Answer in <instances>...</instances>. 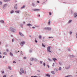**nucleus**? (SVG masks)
I'll return each instance as SVG.
<instances>
[{
    "mask_svg": "<svg viewBox=\"0 0 77 77\" xmlns=\"http://www.w3.org/2000/svg\"><path fill=\"white\" fill-rule=\"evenodd\" d=\"M16 5L17 6V5Z\"/></svg>",
    "mask_w": 77,
    "mask_h": 77,
    "instance_id": "680f3d73",
    "label": "nucleus"
},
{
    "mask_svg": "<svg viewBox=\"0 0 77 77\" xmlns=\"http://www.w3.org/2000/svg\"><path fill=\"white\" fill-rule=\"evenodd\" d=\"M20 75L22 74V73H24V70H23V68H21L20 69Z\"/></svg>",
    "mask_w": 77,
    "mask_h": 77,
    "instance_id": "f257e3e1",
    "label": "nucleus"
},
{
    "mask_svg": "<svg viewBox=\"0 0 77 77\" xmlns=\"http://www.w3.org/2000/svg\"><path fill=\"white\" fill-rule=\"evenodd\" d=\"M38 72H39V70H38Z\"/></svg>",
    "mask_w": 77,
    "mask_h": 77,
    "instance_id": "13d9d810",
    "label": "nucleus"
},
{
    "mask_svg": "<svg viewBox=\"0 0 77 77\" xmlns=\"http://www.w3.org/2000/svg\"><path fill=\"white\" fill-rule=\"evenodd\" d=\"M2 74H3V73H4L5 72L4 71H2Z\"/></svg>",
    "mask_w": 77,
    "mask_h": 77,
    "instance_id": "2f4dec72",
    "label": "nucleus"
},
{
    "mask_svg": "<svg viewBox=\"0 0 77 77\" xmlns=\"http://www.w3.org/2000/svg\"><path fill=\"white\" fill-rule=\"evenodd\" d=\"M9 0H5V2H8Z\"/></svg>",
    "mask_w": 77,
    "mask_h": 77,
    "instance_id": "c756f323",
    "label": "nucleus"
},
{
    "mask_svg": "<svg viewBox=\"0 0 77 77\" xmlns=\"http://www.w3.org/2000/svg\"><path fill=\"white\" fill-rule=\"evenodd\" d=\"M26 7V6L25 5H23V7L21 8V9H23V8H24Z\"/></svg>",
    "mask_w": 77,
    "mask_h": 77,
    "instance_id": "ddd939ff",
    "label": "nucleus"
},
{
    "mask_svg": "<svg viewBox=\"0 0 77 77\" xmlns=\"http://www.w3.org/2000/svg\"><path fill=\"white\" fill-rule=\"evenodd\" d=\"M69 76H66V77H69Z\"/></svg>",
    "mask_w": 77,
    "mask_h": 77,
    "instance_id": "5fc2aeb1",
    "label": "nucleus"
},
{
    "mask_svg": "<svg viewBox=\"0 0 77 77\" xmlns=\"http://www.w3.org/2000/svg\"><path fill=\"white\" fill-rule=\"evenodd\" d=\"M2 56L0 55V58H2Z\"/></svg>",
    "mask_w": 77,
    "mask_h": 77,
    "instance_id": "09e8293b",
    "label": "nucleus"
},
{
    "mask_svg": "<svg viewBox=\"0 0 77 77\" xmlns=\"http://www.w3.org/2000/svg\"><path fill=\"white\" fill-rule=\"evenodd\" d=\"M54 66V63H53V65H52V66Z\"/></svg>",
    "mask_w": 77,
    "mask_h": 77,
    "instance_id": "f704fd0d",
    "label": "nucleus"
},
{
    "mask_svg": "<svg viewBox=\"0 0 77 77\" xmlns=\"http://www.w3.org/2000/svg\"><path fill=\"white\" fill-rule=\"evenodd\" d=\"M2 3L0 2V5H2Z\"/></svg>",
    "mask_w": 77,
    "mask_h": 77,
    "instance_id": "58836bf2",
    "label": "nucleus"
},
{
    "mask_svg": "<svg viewBox=\"0 0 77 77\" xmlns=\"http://www.w3.org/2000/svg\"><path fill=\"white\" fill-rule=\"evenodd\" d=\"M37 2L38 3H39V1H37Z\"/></svg>",
    "mask_w": 77,
    "mask_h": 77,
    "instance_id": "79ce46f5",
    "label": "nucleus"
},
{
    "mask_svg": "<svg viewBox=\"0 0 77 77\" xmlns=\"http://www.w3.org/2000/svg\"><path fill=\"white\" fill-rule=\"evenodd\" d=\"M46 76H47L48 77H50V75H49L48 74H47L46 75Z\"/></svg>",
    "mask_w": 77,
    "mask_h": 77,
    "instance_id": "9d476101",
    "label": "nucleus"
},
{
    "mask_svg": "<svg viewBox=\"0 0 77 77\" xmlns=\"http://www.w3.org/2000/svg\"><path fill=\"white\" fill-rule=\"evenodd\" d=\"M43 65L44 66H45V63H43Z\"/></svg>",
    "mask_w": 77,
    "mask_h": 77,
    "instance_id": "7c9ffc66",
    "label": "nucleus"
},
{
    "mask_svg": "<svg viewBox=\"0 0 77 77\" xmlns=\"http://www.w3.org/2000/svg\"><path fill=\"white\" fill-rule=\"evenodd\" d=\"M71 21H72V20H70L69 21V23H71Z\"/></svg>",
    "mask_w": 77,
    "mask_h": 77,
    "instance_id": "a878e982",
    "label": "nucleus"
},
{
    "mask_svg": "<svg viewBox=\"0 0 77 77\" xmlns=\"http://www.w3.org/2000/svg\"><path fill=\"white\" fill-rule=\"evenodd\" d=\"M53 38V37H50L49 38Z\"/></svg>",
    "mask_w": 77,
    "mask_h": 77,
    "instance_id": "603ef678",
    "label": "nucleus"
},
{
    "mask_svg": "<svg viewBox=\"0 0 77 77\" xmlns=\"http://www.w3.org/2000/svg\"><path fill=\"white\" fill-rule=\"evenodd\" d=\"M32 29H35V28L34 27H32Z\"/></svg>",
    "mask_w": 77,
    "mask_h": 77,
    "instance_id": "37998d69",
    "label": "nucleus"
},
{
    "mask_svg": "<svg viewBox=\"0 0 77 77\" xmlns=\"http://www.w3.org/2000/svg\"><path fill=\"white\" fill-rule=\"evenodd\" d=\"M3 77H6V76L5 75H4L3 76Z\"/></svg>",
    "mask_w": 77,
    "mask_h": 77,
    "instance_id": "4c0bfd02",
    "label": "nucleus"
},
{
    "mask_svg": "<svg viewBox=\"0 0 77 77\" xmlns=\"http://www.w3.org/2000/svg\"><path fill=\"white\" fill-rule=\"evenodd\" d=\"M40 63H41V64H42V61H40Z\"/></svg>",
    "mask_w": 77,
    "mask_h": 77,
    "instance_id": "b1692460",
    "label": "nucleus"
},
{
    "mask_svg": "<svg viewBox=\"0 0 77 77\" xmlns=\"http://www.w3.org/2000/svg\"><path fill=\"white\" fill-rule=\"evenodd\" d=\"M3 58L5 57V56H4L3 57Z\"/></svg>",
    "mask_w": 77,
    "mask_h": 77,
    "instance_id": "4d7b16f0",
    "label": "nucleus"
},
{
    "mask_svg": "<svg viewBox=\"0 0 77 77\" xmlns=\"http://www.w3.org/2000/svg\"><path fill=\"white\" fill-rule=\"evenodd\" d=\"M46 1H47V0H46Z\"/></svg>",
    "mask_w": 77,
    "mask_h": 77,
    "instance_id": "338daca9",
    "label": "nucleus"
},
{
    "mask_svg": "<svg viewBox=\"0 0 77 77\" xmlns=\"http://www.w3.org/2000/svg\"><path fill=\"white\" fill-rule=\"evenodd\" d=\"M54 70L55 71H56V72L57 71V70L56 69H55Z\"/></svg>",
    "mask_w": 77,
    "mask_h": 77,
    "instance_id": "c85d7f7f",
    "label": "nucleus"
},
{
    "mask_svg": "<svg viewBox=\"0 0 77 77\" xmlns=\"http://www.w3.org/2000/svg\"><path fill=\"white\" fill-rule=\"evenodd\" d=\"M76 38H77V33L76 34Z\"/></svg>",
    "mask_w": 77,
    "mask_h": 77,
    "instance_id": "ea45409f",
    "label": "nucleus"
},
{
    "mask_svg": "<svg viewBox=\"0 0 77 77\" xmlns=\"http://www.w3.org/2000/svg\"><path fill=\"white\" fill-rule=\"evenodd\" d=\"M30 60H31V61H33V60H34V59L33 58H31L30 59Z\"/></svg>",
    "mask_w": 77,
    "mask_h": 77,
    "instance_id": "9b49d317",
    "label": "nucleus"
},
{
    "mask_svg": "<svg viewBox=\"0 0 77 77\" xmlns=\"http://www.w3.org/2000/svg\"><path fill=\"white\" fill-rule=\"evenodd\" d=\"M27 26H32L30 24H27Z\"/></svg>",
    "mask_w": 77,
    "mask_h": 77,
    "instance_id": "393cba45",
    "label": "nucleus"
},
{
    "mask_svg": "<svg viewBox=\"0 0 77 77\" xmlns=\"http://www.w3.org/2000/svg\"><path fill=\"white\" fill-rule=\"evenodd\" d=\"M42 46H43V47H45V45H44V44H42Z\"/></svg>",
    "mask_w": 77,
    "mask_h": 77,
    "instance_id": "cd10ccee",
    "label": "nucleus"
},
{
    "mask_svg": "<svg viewBox=\"0 0 77 77\" xmlns=\"http://www.w3.org/2000/svg\"><path fill=\"white\" fill-rule=\"evenodd\" d=\"M1 23H4V21L3 20H1L0 21Z\"/></svg>",
    "mask_w": 77,
    "mask_h": 77,
    "instance_id": "dca6fc26",
    "label": "nucleus"
},
{
    "mask_svg": "<svg viewBox=\"0 0 77 77\" xmlns=\"http://www.w3.org/2000/svg\"><path fill=\"white\" fill-rule=\"evenodd\" d=\"M21 54H22V53Z\"/></svg>",
    "mask_w": 77,
    "mask_h": 77,
    "instance_id": "69168bd1",
    "label": "nucleus"
},
{
    "mask_svg": "<svg viewBox=\"0 0 77 77\" xmlns=\"http://www.w3.org/2000/svg\"><path fill=\"white\" fill-rule=\"evenodd\" d=\"M30 65H32V64H31V63H30Z\"/></svg>",
    "mask_w": 77,
    "mask_h": 77,
    "instance_id": "864d4df0",
    "label": "nucleus"
},
{
    "mask_svg": "<svg viewBox=\"0 0 77 77\" xmlns=\"http://www.w3.org/2000/svg\"><path fill=\"white\" fill-rule=\"evenodd\" d=\"M35 42L36 43L37 42V41L36 40H35Z\"/></svg>",
    "mask_w": 77,
    "mask_h": 77,
    "instance_id": "49530a36",
    "label": "nucleus"
},
{
    "mask_svg": "<svg viewBox=\"0 0 77 77\" xmlns=\"http://www.w3.org/2000/svg\"><path fill=\"white\" fill-rule=\"evenodd\" d=\"M47 66L48 68H50V66H49L48 65Z\"/></svg>",
    "mask_w": 77,
    "mask_h": 77,
    "instance_id": "a18cd8bd",
    "label": "nucleus"
},
{
    "mask_svg": "<svg viewBox=\"0 0 77 77\" xmlns=\"http://www.w3.org/2000/svg\"><path fill=\"white\" fill-rule=\"evenodd\" d=\"M10 30L12 32H15V29L14 28H10Z\"/></svg>",
    "mask_w": 77,
    "mask_h": 77,
    "instance_id": "f03ea898",
    "label": "nucleus"
},
{
    "mask_svg": "<svg viewBox=\"0 0 77 77\" xmlns=\"http://www.w3.org/2000/svg\"><path fill=\"white\" fill-rule=\"evenodd\" d=\"M23 59H26V57H24Z\"/></svg>",
    "mask_w": 77,
    "mask_h": 77,
    "instance_id": "c9c22d12",
    "label": "nucleus"
},
{
    "mask_svg": "<svg viewBox=\"0 0 77 77\" xmlns=\"http://www.w3.org/2000/svg\"><path fill=\"white\" fill-rule=\"evenodd\" d=\"M10 55H11V56H13V54L11 52L10 53Z\"/></svg>",
    "mask_w": 77,
    "mask_h": 77,
    "instance_id": "6ab92c4d",
    "label": "nucleus"
},
{
    "mask_svg": "<svg viewBox=\"0 0 77 77\" xmlns=\"http://www.w3.org/2000/svg\"><path fill=\"white\" fill-rule=\"evenodd\" d=\"M12 42H14V39H12Z\"/></svg>",
    "mask_w": 77,
    "mask_h": 77,
    "instance_id": "8fccbe9b",
    "label": "nucleus"
},
{
    "mask_svg": "<svg viewBox=\"0 0 77 77\" xmlns=\"http://www.w3.org/2000/svg\"><path fill=\"white\" fill-rule=\"evenodd\" d=\"M74 17H77V14L76 13H74Z\"/></svg>",
    "mask_w": 77,
    "mask_h": 77,
    "instance_id": "0eeeda50",
    "label": "nucleus"
},
{
    "mask_svg": "<svg viewBox=\"0 0 77 77\" xmlns=\"http://www.w3.org/2000/svg\"><path fill=\"white\" fill-rule=\"evenodd\" d=\"M51 12H49V14L50 15H51Z\"/></svg>",
    "mask_w": 77,
    "mask_h": 77,
    "instance_id": "72a5a7b5",
    "label": "nucleus"
},
{
    "mask_svg": "<svg viewBox=\"0 0 77 77\" xmlns=\"http://www.w3.org/2000/svg\"><path fill=\"white\" fill-rule=\"evenodd\" d=\"M44 29H45V30H51V28L48 27H47L45 28Z\"/></svg>",
    "mask_w": 77,
    "mask_h": 77,
    "instance_id": "20e7f679",
    "label": "nucleus"
},
{
    "mask_svg": "<svg viewBox=\"0 0 77 77\" xmlns=\"http://www.w3.org/2000/svg\"><path fill=\"white\" fill-rule=\"evenodd\" d=\"M38 17H40V15H39V16H38Z\"/></svg>",
    "mask_w": 77,
    "mask_h": 77,
    "instance_id": "6e6d98bb",
    "label": "nucleus"
},
{
    "mask_svg": "<svg viewBox=\"0 0 77 77\" xmlns=\"http://www.w3.org/2000/svg\"><path fill=\"white\" fill-rule=\"evenodd\" d=\"M53 60H54V62H55V60H57V59H56L55 58H54L53 59Z\"/></svg>",
    "mask_w": 77,
    "mask_h": 77,
    "instance_id": "1a4fd4ad",
    "label": "nucleus"
},
{
    "mask_svg": "<svg viewBox=\"0 0 77 77\" xmlns=\"http://www.w3.org/2000/svg\"><path fill=\"white\" fill-rule=\"evenodd\" d=\"M14 8L15 9H17V7L16 6H14Z\"/></svg>",
    "mask_w": 77,
    "mask_h": 77,
    "instance_id": "5701e85b",
    "label": "nucleus"
},
{
    "mask_svg": "<svg viewBox=\"0 0 77 77\" xmlns=\"http://www.w3.org/2000/svg\"><path fill=\"white\" fill-rule=\"evenodd\" d=\"M14 11H11V13L12 14V13H14Z\"/></svg>",
    "mask_w": 77,
    "mask_h": 77,
    "instance_id": "412c9836",
    "label": "nucleus"
},
{
    "mask_svg": "<svg viewBox=\"0 0 77 77\" xmlns=\"http://www.w3.org/2000/svg\"><path fill=\"white\" fill-rule=\"evenodd\" d=\"M19 34L21 36H24V35L20 32H19Z\"/></svg>",
    "mask_w": 77,
    "mask_h": 77,
    "instance_id": "423d86ee",
    "label": "nucleus"
},
{
    "mask_svg": "<svg viewBox=\"0 0 77 77\" xmlns=\"http://www.w3.org/2000/svg\"><path fill=\"white\" fill-rule=\"evenodd\" d=\"M21 52H22V51H21Z\"/></svg>",
    "mask_w": 77,
    "mask_h": 77,
    "instance_id": "0e129e2a",
    "label": "nucleus"
},
{
    "mask_svg": "<svg viewBox=\"0 0 77 77\" xmlns=\"http://www.w3.org/2000/svg\"><path fill=\"white\" fill-rule=\"evenodd\" d=\"M32 5H33V6H35V4L33 3L32 4Z\"/></svg>",
    "mask_w": 77,
    "mask_h": 77,
    "instance_id": "a19ab883",
    "label": "nucleus"
},
{
    "mask_svg": "<svg viewBox=\"0 0 77 77\" xmlns=\"http://www.w3.org/2000/svg\"><path fill=\"white\" fill-rule=\"evenodd\" d=\"M15 12H16V13H20V11H15Z\"/></svg>",
    "mask_w": 77,
    "mask_h": 77,
    "instance_id": "4468645a",
    "label": "nucleus"
},
{
    "mask_svg": "<svg viewBox=\"0 0 77 77\" xmlns=\"http://www.w3.org/2000/svg\"><path fill=\"white\" fill-rule=\"evenodd\" d=\"M8 69H10V70H11V69H12L11 66H8Z\"/></svg>",
    "mask_w": 77,
    "mask_h": 77,
    "instance_id": "f8f14e48",
    "label": "nucleus"
},
{
    "mask_svg": "<svg viewBox=\"0 0 77 77\" xmlns=\"http://www.w3.org/2000/svg\"><path fill=\"white\" fill-rule=\"evenodd\" d=\"M9 51V50L8 49H7V51Z\"/></svg>",
    "mask_w": 77,
    "mask_h": 77,
    "instance_id": "3c124183",
    "label": "nucleus"
},
{
    "mask_svg": "<svg viewBox=\"0 0 77 77\" xmlns=\"http://www.w3.org/2000/svg\"><path fill=\"white\" fill-rule=\"evenodd\" d=\"M1 54V52L0 51V54Z\"/></svg>",
    "mask_w": 77,
    "mask_h": 77,
    "instance_id": "052dcab7",
    "label": "nucleus"
},
{
    "mask_svg": "<svg viewBox=\"0 0 77 77\" xmlns=\"http://www.w3.org/2000/svg\"><path fill=\"white\" fill-rule=\"evenodd\" d=\"M50 21H49L48 22V25H50Z\"/></svg>",
    "mask_w": 77,
    "mask_h": 77,
    "instance_id": "473e14b6",
    "label": "nucleus"
},
{
    "mask_svg": "<svg viewBox=\"0 0 77 77\" xmlns=\"http://www.w3.org/2000/svg\"><path fill=\"white\" fill-rule=\"evenodd\" d=\"M3 54H4V55H6V54H6V52H4L3 53Z\"/></svg>",
    "mask_w": 77,
    "mask_h": 77,
    "instance_id": "2eb2a0df",
    "label": "nucleus"
},
{
    "mask_svg": "<svg viewBox=\"0 0 77 77\" xmlns=\"http://www.w3.org/2000/svg\"><path fill=\"white\" fill-rule=\"evenodd\" d=\"M50 50V47H48L47 48V50L48 51V52H49L50 53H51V51Z\"/></svg>",
    "mask_w": 77,
    "mask_h": 77,
    "instance_id": "7ed1b4c3",
    "label": "nucleus"
},
{
    "mask_svg": "<svg viewBox=\"0 0 77 77\" xmlns=\"http://www.w3.org/2000/svg\"><path fill=\"white\" fill-rule=\"evenodd\" d=\"M51 73H52V74H55V73L54 72V71H52L51 72Z\"/></svg>",
    "mask_w": 77,
    "mask_h": 77,
    "instance_id": "f3484780",
    "label": "nucleus"
},
{
    "mask_svg": "<svg viewBox=\"0 0 77 77\" xmlns=\"http://www.w3.org/2000/svg\"><path fill=\"white\" fill-rule=\"evenodd\" d=\"M21 44L22 45H24V44H25V42H21Z\"/></svg>",
    "mask_w": 77,
    "mask_h": 77,
    "instance_id": "6e6552de",
    "label": "nucleus"
},
{
    "mask_svg": "<svg viewBox=\"0 0 77 77\" xmlns=\"http://www.w3.org/2000/svg\"><path fill=\"white\" fill-rule=\"evenodd\" d=\"M70 34H72V32H70Z\"/></svg>",
    "mask_w": 77,
    "mask_h": 77,
    "instance_id": "de8ad7c7",
    "label": "nucleus"
},
{
    "mask_svg": "<svg viewBox=\"0 0 77 77\" xmlns=\"http://www.w3.org/2000/svg\"><path fill=\"white\" fill-rule=\"evenodd\" d=\"M41 35H39V39H41Z\"/></svg>",
    "mask_w": 77,
    "mask_h": 77,
    "instance_id": "4be33fe9",
    "label": "nucleus"
},
{
    "mask_svg": "<svg viewBox=\"0 0 77 77\" xmlns=\"http://www.w3.org/2000/svg\"><path fill=\"white\" fill-rule=\"evenodd\" d=\"M33 11H39L40 9H34L33 10Z\"/></svg>",
    "mask_w": 77,
    "mask_h": 77,
    "instance_id": "39448f33",
    "label": "nucleus"
},
{
    "mask_svg": "<svg viewBox=\"0 0 77 77\" xmlns=\"http://www.w3.org/2000/svg\"><path fill=\"white\" fill-rule=\"evenodd\" d=\"M16 63V62H15V61H13V63Z\"/></svg>",
    "mask_w": 77,
    "mask_h": 77,
    "instance_id": "c03bdc74",
    "label": "nucleus"
},
{
    "mask_svg": "<svg viewBox=\"0 0 77 77\" xmlns=\"http://www.w3.org/2000/svg\"><path fill=\"white\" fill-rule=\"evenodd\" d=\"M48 60H49V61H51V59H50V58H49Z\"/></svg>",
    "mask_w": 77,
    "mask_h": 77,
    "instance_id": "bb28decb",
    "label": "nucleus"
},
{
    "mask_svg": "<svg viewBox=\"0 0 77 77\" xmlns=\"http://www.w3.org/2000/svg\"><path fill=\"white\" fill-rule=\"evenodd\" d=\"M59 71H60V70H62V68H61V67H60L59 68Z\"/></svg>",
    "mask_w": 77,
    "mask_h": 77,
    "instance_id": "a211bd4d",
    "label": "nucleus"
},
{
    "mask_svg": "<svg viewBox=\"0 0 77 77\" xmlns=\"http://www.w3.org/2000/svg\"><path fill=\"white\" fill-rule=\"evenodd\" d=\"M18 52H19V51H18Z\"/></svg>",
    "mask_w": 77,
    "mask_h": 77,
    "instance_id": "e2e57ef3",
    "label": "nucleus"
},
{
    "mask_svg": "<svg viewBox=\"0 0 77 77\" xmlns=\"http://www.w3.org/2000/svg\"><path fill=\"white\" fill-rule=\"evenodd\" d=\"M4 7L5 8H6V7H7V4H5L4 5Z\"/></svg>",
    "mask_w": 77,
    "mask_h": 77,
    "instance_id": "aec40b11",
    "label": "nucleus"
},
{
    "mask_svg": "<svg viewBox=\"0 0 77 77\" xmlns=\"http://www.w3.org/2000/svg\"><path fill=\"white\" fill-rule=\"evenodd\" d=\"M31 77H37L36 76H31Z\"/></svg>",
    "mask_w": 77,
    "mask_h": 77,
    "instance_id": "e433bc0d",
    "label": "nucleus"
},
{
    "mask_svg": "<svg viewBox=\"0 0 77 77\" xmlns=\"http://www.w3.org/2000/svg\"><path fill=\"white\" fill-rule=\"evenodd\" d=\"M30 37H31V36L30 35L29 36Z\"/></svg>",
    "mask_w": 77,
    "mask_h": 77,
    "instance_id": "bf43d9fd",
    "label": "nucleus"
}]
</instances>
